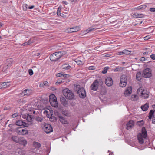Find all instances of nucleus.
Segmentation results:
<instances>
[{"label": "nucleus", "instance_id": "nucleus-1", "mask_svg": "<svg viewBox=\"0 0 155 155\" xmlns=\"http://www.w3.org/2000/svg\"><path fill=\"white\" fill-rule=\"evenodd\" d=\"M141 132V133H139L137 135L139 143L141 144L144 143V140L146 138L147 136V131L144 127H142Z\"/></svg>", "mask_w": 155, "mask_h": 155}, {"label": "nucleus", "instance_id": "nucleus-2", "mask_svg": "<svg viewBox=\"0 0 155 155\" xmlns=\"http://www.w3.org/2000/svg\"><path fill=\"white\" fill-rule=\"evenodd\" d=\"M63 54L61 51H58L51 54L50 57V59L51 61H55L61 58Z\"/></svg>", "mask_w": 155, "mask_h": 155}, {"label": "nucleus", "instance_id": "nucleus-3", "mask_svg": "<svg viewBox=\"0 0 155 155\" xmlns=\"http://www.w3.org/2000/svg\"><path fill=\"white\" fill-rule=\"evenodd\" d=\"M63 93L64 95L68 99L72 100L74 98V93L70 90L65 89L63 90Z\"/></svg>", "mask_w": 155, "mask_h": 155}, {"label": "nucleus", "instance_id": "nucleus-4", "mask_svg": "<svg viewBox=\"0 0 155 155\" xmlns=\"http://www.w3.org/2000/svg\"><path fill=\"white\" fill-rule=\"evenodd\" d=\"M137 94L140 95L141 97L147 98L149 96V92L147 90H144L142 87H140L137 90Z\"/></svg>", "mask_w": 155, "mask_h": 155}, {"label": "nucleus", "instance_id": "nucleus-5", "mask_svg": "<svg viewBox=\"0 0 155 155\" xmlns=\"http://www.w3.org/2000/svg\"><path fill=\"white\" fill-rule=\"evenodd\" d=\"M49 101L51 105L55 107H57L58 106L56 97L54 94H51L49 97Z\"/></svg>", "mask_w": 155, "mask_h": 155}, {"label": "nucleus", "instance_id": "nucleus-6", "mask_svg": "<svg viewBox=\"0 0 155 155\" xmlns=\"http://www.w3.org/2000/svg\"><path fill=\"white\" fill-rule=\"evenodd\" d=\"M43 126L42 127V128L44 131L46 133H49L53 131V129L51 125L45 123L43 124Z\"/></svg>", "mask_w": 155, "mask_h": 155}, {"label": "nucleus", "instance_id": "nucleus-7", "mask_svg": "<svg viewBox=\"0 0 155 155\" xmlns=\"http://www.w3.org/2000/svg\"><path fill=\"white\" fill-rule=\"evenodd\" d=\"M127 77L125 75H122L121 76L120 82V86L121 87H125L127 82Z\"/></svg>", "mask_w": 155, "mask_h": 155}, {"label": "nucleus", "instance_id": "nucleus-8", "mask_svg": "<svg viewBox=\"0 0 155 155\" xmlns=\"http://www.w3.org/2000/svg\"><path fill=\"white\" fill-rule=\"evenodd\" d=\"M142 75L144 78H150L152 76L151 70L149 68L145 69L143 71Z\"/></svg>", "mask_w": 155, "mask_h": 155}, {"label": "nucleus", "instance_id": "nucleus-9", "mask_svg": "<svg viewBox=\"0 0 155 155\" xmlns=\"http://www.w3.org/2000/svg\"><path fill=\"white\" fill-rule=\"evenodd\" d=\"M77 93L80 97L82 98H84L86 96L85 91L83 87H81L79 89Z\"/></svg>", "mask_w": 155, "mask_h": 155}, {"label": "nucleus", "instance_id": "nucleus-10", "mask_svg": "<svg viewBox=\"0 0 155 155\" xmlns=\"http://www.w3.org/2000/svg\"><path fill=\"white\" fill-rule=\"evenodd\" d=\"M99 82L97 80H95L91 86V88L92 90L94 91H97L98 88Z\"/></svg>", "mask_w": 155, "mask_h": 155}, {"label": "nucleus", "instance_id": "nucleus-11", "mask_svg": "<svg viewBox=\"0 0 155 155\" xmlns=\"http://www.w3.org/2000/svg\"><path fill=\"white\" fill-rule=\"evenodd\" d=\"M105 83L106 85L110 87L112 86L113 84V81L111 78L108 77L106 79Z\"/></svg>", "mask_w": 155, "mask_h": 155}, {"label": "nucleus", "instance_id": "nucleus-12", "mask_svg": "<svg viewBox=\"0 0 155 155\" xmlns=\"http://www.w3.org/2000/svg\"><path fill=\"white\" fill-rule=\"evenodd\" d=\"M132 88L131 87H129L127 88L124 92V94L125 96H128L132 93Z\"/></svg>", "mask_w": 155, "mask_h": 155}, {"label": "nucleus", "instance_id": "nucleus-13", "mask_svg": "<svg viewBox=\"0 0 155 155\" xmlns=\"http://www.w3.org/2000/svg\"><path fill=\"white\" fill-rule=\"evenodd\" d=\"M27 121L30 123L31 124H35V123L33 119L32 116L31 115L27 114Z\"/></svg>", "mask_w": 155, "mask_h": 155}, {"label": "nucleus", "instance_id": "nucleus-14", "mask_svg": "<svg viewBox=\"0 0 155 155\" xmlns=\"http://www.w3.org/2000/svg\"><path fill=\"white\" fill-rule=\"evenodd\" d=\"M24 95L27 96H30L32 94V90L30 89H26L23 91Z\"/></svg>", "mask_w": 155, "mask_h": 155}, {"label": "nucleus", "instance_id": "nucleus-15", "mask_svg": "<svg viewBox=\"0 0 155 155\" xmlns=\"http://www.w3.org/2000/svg\"><path fill=\"white\" fill-rule=\"evenodd\" d=\"M134 125V122L132 120H130L126 124V128L127 130L131 129Z\"/></svg>", "mask_w": 155, "mask_h": 155}, {"label": "nucleus", "instance_id": "nucleus-16", "mask_svg": "<svg viewBox=\"0 0 155 155\" xmlns=\"http://www.w3.org/2000/svg\"><path fill=\"white\" fill-rule=\"evenodd\" d=\"M18 143L23 145L24 146H25L27 143V142L26 140L23 137L19 138L18 142Z\"/></svg>", "mask_w": 155, "mask_h": 155}, {"label": "nucleus", "instance_id": "nucleus-17", "mask_svg": "<svg viewBox=\"0 0 155 155\" xmlns=\"http://www.w3.org/2000/svg\"><path fill=\"white\" fill-rule=\"evenodd\" d=\"M78 31V29L77 27L71 28L67 29V31L69 33H72L74 32H76Z\"/></svg>", "mask_w": 155, "mask_h": 155}, {"label": "nucleus", "instance_id": "nucleus-18", "mask_svg": "<svg viewBox=\"0 0 155 155\" xmlns=\"http://www.w3.org/2000/svg\"><path fill=\"white\" fill-rule=\"evenodd\" d=\"M33 118L38 122H41L43 120V118L39 116H34Z\"/></svg>", "mask_w": 155, "mask_h": 155}, {"label": "nucleus", "instance_id": "nucleus-19", "mask_svg": "<svg viewBox=\"0 0 155 155\" xmlns=\"http://www.w3.org/2000/svg\"><path fill=\"white\" fill-rule=\"evenodd\" d=\"M58 117L59 119V120L61 123L65 124H68L67 121L62 116L59 115Z\"/></svg>", "mask_w": 155, "mask_h": 155}, {"label": "nucleus", "instance_id": "nucleus-20", "mask_svg": "<svg viewBox=\"0 0 155 155\" xmlns=\"http://www.w3.org/2000/svg\"><path fill=\"white\" fill-rule=\"evenodd\" d=\"M62 113L68 117H70L71 116V114L70 112L68 110H63L62 111Z\"/></svg>", "mask_w": 155, "mask_h": 155}, {"label": "nucleus", "instance_id": "nucleus-21", "mask_svg": "<svg viewBox=\"0 0 155 155\" xmlns=\"http://www.w3.org/2000/svg\"><path fill=\"white\" fill-rule=\"evenodd\" d=\"M149 107V104L146 103L144 105L141 106V108L143 111H147Z\"/></svg>", "mask_w": 155, "mask_h": 155}, {"label": "nucleus", "instance_id": "nucleus-22", "mask_svg": "<svg viewBox=\"0 0 155 155\" xmlns=\"http://www.w3.org/2000/svg\"><path fill=\"white\" fill-rule=\"evenodd\" d=\"M131 99L134 101H137L138 99V97L136 94H133L131 96Z\"/></svg>", "mask_w": 155, "mask_h": 155}, {"label": "nucleus", "instance_id": "nucleus-23", "mask_svg": "<svg viewBox=\"0 0 155 155\" xmlns=\"http://www.w3.org/2000/svg\"><path fill=\"white\" fill-rule=\"evenodd\" d=\"M60 101L61 104H62L66 106L68 105V103L65 99L64 97H62L60 99Z\"/></svg>", "mask_w": 155, "mask_h": 155}, {"label": "nucleus", "instance_id": "nucleus-24", "mask_svg": "<svg viewBox=\"0 0 155 155\" xmlns=\"http://www.w3.org/2000/svg\"><path fill=\"white\" fill-rule=\"evenodd\" d=\"M33 144L34 147L36 149H38L41 146L40 143L34 141L33 142Z\"/></svg>", "mask_w": 155, "mask_h": 155}, {"label": "nucleus", "instance_id": "nucleus-25", "mask_svg": "<svg viewBox=\"0 0 155 155\" xmlns=\"http://www.w3.org/2000/svg\"><path fill=\"white\" fill-rule=\"evenodd\" d=\"M136 78L138 81L140 80L142 78V75L140 71L138 72L136 75Z\"/></svg>", "mask_w": 155, "mask_h": 155}, {"label": "nucleus", "instance_id": "nucleus-26", "mask_svg": "<svg viewBox=\"0 0 155 155\" xmlns=\"http://www.w3.org/2000/svg\"><path fill=\"white\" fill-rule=\"evenodd\" d=\"M12 139L14 141L18 143V142L19 138H18L17 136H12Z\"/></svg>", "mask_w": 155, "mask_h": 155}, {"label": "nucleus", "instance_id": "nucleus-27", "mask_svg": "<svg viewBox=\"0 0 155 155\" xmlns=\"http://www.w3.org/2000/svg\"><path fill=\"white\" fill-rule=\"evenodd\" d=\"M7 66L8 67H9L11 66V64H12V62H13L12 59V58L8 59L7 60Z\"/></svg>", "mask_w": 155, "mask_h": 155}, {"label": "nucleus", "instance_id": "nucleus-28", "mask_svg": "<svg viewBox=\"0 0 155 155\" xmlns=\"http://www.w3.org/2000/svg\"><path fill=\"white\" fill-rule=\"evenodd\" d=\"M155 110H151L150 111L149 113V116H148L149 118V119H151V118L152 117V116L153 115V114H154V113L155 112Z\"/></svg>", "mask_w": 155, "mask_h": 155}, {"label": "nucleus", "instance_id": "nucleus-29", "mask_svg": "<svg viewBox=\"0 0 155 155\" xmlns=\"http://www.w3.org/2000/svg\"><path fill=\"white\" fill-rule=\"evenodd\" d=\"M22 128L21 127H18L16 130V132L19 135H21Z\"/></svg>", "mask_w": 155, "mask_h": 155}, {"label": "nucleus", "instance_id": "nucleus-30", "mask_svg": "<svg viewBox=\"0 0 155 155\" xmlns=\"http://www.w3.org/2000/svg\"><path fill=\"white\" fill-rule=\"evenodd\" d=\"M8 82H2L1 83L0 85H1L0 87L1 88L2 87H6L8 86L7 84V83H8Z\"/></svg>", "mask_w": 155, "mask_h": 155}, {"label": "nucleus", "instance_id": "nucleus-31", "mask_svg": "<svg viewBox=\"0 0 155 155\" xmlns=\"http://www.w3.org/2000/svg\"><path fill=\"white\" fill-rule=\"evenodd\" d=\"M81 88H80V86L78 84H76L74 85V89L75 91H77V92L78 90H79Z\"/></svg>", "mask_w": 155, "mask_h": 155}, {"label": "nucleus", "instance_id": "nucleus-32", "mask_svg": "<svg viewBox=\"0 0 155 155\" xmlns=\"http://www.w3.org/2000/svg\"><path fill=\"white\" fill-rule=\"evenodd\" d=\"M16 124L19 126H22L23 124V121L22 120H18L16 122Z\"/></svg>", "mask_w": 155, "mask_h": 155}, {"label": "nucleus", "instance_id": "nucleus-33", "mask_svg": "<svg viewBox=\"0 0 155 155\" xmlns=\"http://www.w3.org/2000/svg\"><path fill=\"white\" fill-rule=\"evenodd\" d=\"M122 53L124 54L128 55L130 54V51L127 50H124L122 51Z\"/></svg>", "mask_w": 155, "mask_h": 155}, {"label": "nucleus", "instance_id": "nucleus-34", "mask_svg": "<svg viewBox=\"0 0 155 155\" xmlns=\"http://www.w3.org/2000/svg\"><path fill=\"white\" fill-rule=\"evenodd\" d=\"M109 69V68L108 67H105L103 70L102 73L104 74L106 73Z\"/></svg>", "mask_w": 155, "mask_h": 155}, {"label": "nucleus", "instance_id": "nucleus-35", "mask_svg": "<svg viewBox=\"0 0 155 155\" xmlns=\"http://www.w3.org/2000/svg\"><path fill=\"white\" fill-rule=\"evenodd\" d=\"M22 134L21 135H25L26 134L28 133V131L27 130H25V129H22Z\"/></svg>", "mask_w": 155, "mask_h": 155}, {"label": "nucleus", "instance_id": "nucleus-36", "mask_svg": "<svg viewBox=\"0 0 155 155\" xmlns=\"http://www.w3.org/2000/svg\"><path fill=\"white\" fill-rule=\"evenodd\" d=\"M61 8L59 7L58 9L57 12V14L58 15L62 16L61 13Z\"/></svg>", "mask_w": 155, "mask_h": 155}, {"label": "nucleus", "instance_id": "nucleus-37", "mask_svg": "<svg viewBox=\"0 0 155 155\" xmlns=\"http://www.w3.org/2000/svg\"><path fill=\"white\" fill-rule=\"evenodd\" d=\"M18 153L21 155H24L25 154L24 151L21 150L18 151Z\"/></svg>", "mask_w": 155, "mask_h": 155}, {"label": "nucleus", "instance_id": "nucleus-38", "mask_svg": "<svg viewBox=\"0 0 155 155\" xmlns=\"http://www.w3.org/2000/svg\"><path fill=\"white\" fill-rule=\"evenodd\" d=\"M28 72L30 75L31 76L33 74V72L31 69H29L28 70Z\"/></svg>", "mask_w": 155, "mask_h": 155}, {"label": "nucleus", "instance_id": "nucleus-39", "mask_svg": "<svg viewBox=\"0 0 155 155\" xmlns=\"http://www.w3.org/2000/svg\"><path fill=\"white\" fill-rule=\"evenodd\" d=\"M137 15H138V18H143L145 16V15L142 14H138Z\"/></svg>", "mask_w": 155, "mask_h": 155}, {"label": "nucleus", "instance_id": "nucleus-40", "mask_svg": "<svg viewBox=\"0 0 155 155\" xmlns=\"http://www.w3.org/2000/svg\"><path fill=\"white\" fill-rule=\"evenodd\" d=\"M63 74H62V73H58L57 74H56V76L57 77H61V78H62Z\"/></svg>", "mask_w": 155, "mask_h": 155}, {"label": "nucleus", "instance_id": "nucleus-41", "mask_svg": "<svg viewBox=\"0 0 155 155\" xmlns=\"http://www.w3.org/2000/svg\"><path fill=\"white\" fill-rule=\"evenodd\" d=\"M43 83L44 86H46L47 87H48L49 86V83L47 81H45L43 82Z\"/></svg>", "mask_w": 155, "mask_h": 155}, {"label": "nucleus", "instance_id": "nucleus-42", "mask_svg": "<svg viewBox=\"0 0 155 155\" xmlns=\"http://www.w3.org/2000/svg\"><path fill=\"white\" fill-rule=\"evenodd\" d=\"M69 76V75L68 74H63V79H64L68 77Z\"/></svg>", "mask_w": 155, "mask_h": 155}, {"label": "nucleus", "instance_id": "nucleus-43", "mask_svg": "<svg viewBox=\"0 0 155 155\" xmlns=\"http://www.w3.org/2000/svg\"><path fill=\"white\" fill-rule=\"evenodd\" d=\"M34 41V40L31 38L28 41V43H29V44L33 43Z\"/></svg>", "mask_w": 155, "mask_h": 155}, {"label": "nucleus", "instance_id": "nucleus-44", "mask_svg": "<svg viewBox=\"0 0 155 155\" xmlns=\"http://www.w3.org/2000/svg\"><path fill=\"white\" fill-rule=\"evenodd\" d=\"M140 6V8H141V9H145L147 6L146 5H141V6Z\"/></svg>", "mask_w": 155, "mask_h": 155}, {"label": "nucleus", "instance_id": "nucleus-45", "mask_svg": "<svg viewBox=\"0 0 155 155\" xmlns=\"http://www.w3.org/2000/svg\"><path fill=\"white\" fill-rule=\"evenodd\" d=\"M24 92L23 91L21 93H20L19 94H18V96L20 97H22L24 96H25V95H24Z\"/></svg>", "mask_w": 155, "mask_h": 155}, {"label": "nucleus", "instance_id": "nucleus-46", "mask_svg": "<svg viewBox=\"0 0 155 155\" xmlns=\"http://www.w3.org/2000/svg\"><path fill=\"white\" fill-rule=\"evenodd\" d=\"M71 67V66L70 65H67L66 66L64 67L63 68L64 69L68 70Z\"/></svg>", "mask_w": 155, "mask_h": 155}, {"label": "nucleus", "instance_id": "nucleus-47", "mask_svg": "<svg viewBox=\"0 0 155 155\" xmlns=\"http://www.w3.org/2000/svg\"><path fill=\"white\" fill-rule=\"evenodd\" d=\"M23 126L26 127H28L29 126V124L28 123H25V122H23V124L22 125Z\"/></svg>", "mask_w": 155, "mask_h": 155}, {"label": "nucleus", "instance_id": "nucleus-48", "mask_svg": "<svg viewBox=\"0 0 155 155\" xmlns=\"http://www.w3.org/2000/svg\"><path fill=\"white\" fill-rule=\"evenodd\" d=\"M88 68L89 70H94L95 69V68L94 66H89Z\"/></svg>", "mask_w": 155, "mask_h": 155}, {"label": "nucleus", "instance_id": "nucleus-49", "mask_svg": "<svg viewBox=\"0 0 155 155\" xmlns=\"http://www.w3.org/2000/svg\"><path fill=\"white\" fill-rule=\"evenodd\" d=\"M138 15V13H135L133 15V16L134 18H138V15Z\"/></svg>", "mask_w": 155, "mask_h": 155}, {"label": "nucleus", "instance_id": "nucleus-50", "mask_svg": "<svg viewBox=\"0 0 155 155\" xmlns=\"http://www.w3.org/2000/svg\"><path fill=\"white\" fill-rule=\"evenodd\" d=\"M94 28H89L88 29H87L86 30V31H87V32H89L91 31H92L93 30H94Z\"/></svg>", "mask_w": 155, "mask_h": 155}, {"label": "nucleus", "instance_id": "nucleus-51", "mask_svg": "<svg viewBox=\"0 0 155 155\" xmlns=\"http://www.w3.org/2000/svg\"><path fill=\"white\" fill-rule=\"evenodd\" d=\"M26 6H27V5L26 4L23 6V10L24 11H26L27 9V7H26Z\"/></svg>", "mask_w": 155, "mask_h": 155}, {"label": "nucleus", "instance_id": "nucleus-52", "mask_svg": "<svg viewBox=\"0 0 155 155\" xmlns=\"http://www.w3.org/2000/svg\"><path fill=\"white\" fill-rule=\"evenodd\" d=\"M149 10L151 12H155V8H150Z\"/></svg>", "mask_w": 155, "mask_h": 155}, {"label": "nucleus", "instance_id": "nucleus-53", "mask_svg": "<svg viewBox=\"0 0 155 155\" xmlns=\"http://www.w3.org/2000/svg\"><path fill=\"white\" fill-rule=\"evenodd\" d=\"M17 116L18 114L17 113H15L12 115V117L13 118H15Z\"/></svg>", "mask_w": 155, "mask_h": 155}, {"label": "nucleus", "instance_id": "nucleus-54", "mask_svg": "<svg viewBox=\"0 0 155 155\" xmlns=\"http://www.w3.org/2000/svg\"><path fill=\"white\" fill-rule=\"evenodd\" d=\"M28 43L27 41V42H25L22 44L21 45L23 46L28 45H29V44Z\"/></svg>", "mask_w": 155, "mask_h": 155}, {"label": "nucleus", "instance_id": "nucleus-55", "mask_svg": "<svg viewBox=\"0 0 155 155\" xmlns=\"http://www.w3.org/2000/svg\"><path fill=\"white\" fill-rule=\"evenodd\" d=\"M151 58L153 60L155 59V54H153L150 55Z\"/></svg>", "mask_w": 155, "mask_h": 155}, {"label": "nucleus", "instance_id": "nucleus-56", "mask_svg": "<svg viewBox=\"0 0 155 155\" xmlns=\"http://www.w3.org/2000/svg\"><path fill=\"white\" fill-rule=\"evenodd\" d=\"M145 60V58L144 57H141L140 59V60L142 61H143Z\"/></svg>", "mask_w": 155, "mask_h": 155}, {"label": "nucleus", "instance_id": "nucleus-57", "mask_svg": "<svg viewBox=\"0 0 155 155\" xmlns=\"http://www.w3.org/2000/svg\"><path fill=\"white\" fill-rule=\"evenodd\" d=\"M62 82V81L61 80H58L57 81V82L56 83V84H59Z\"/></svg>", "mask_w": 155, "mask_h": 155}, {"label": "nucleus", "instance_id": "nucleus-58", "mask_svg": "<svg viewBox=\"0 0 155 155\" xmlns=\"http://www.w3.org/2000/svg\"><path fill=\"white\" fill-rule=\"evenodd\" d=\"M5 118L4 116L3 115H0V121Z\"/></svg>", "mask_w": 155, "mask_h": 155}, {"label": "nucleus", "instance_id": "nucleus-59", "mask_svg": "<svg viewBox=\"0 0 155 155\" xmlns=\"http://www.w3.org/2000/svg\"><path fill=\"white\" fill-rule=\"evenodd\" d=\"M48 111L47 110H45L44 112V114H46L47 115H48Z\"/></svg>", "mask_w": 155, "mask_h": 155}, {"label": "nucleus", "instance_id": "nucleus-60", "mask_svg": "<svg viewBox=\"0 0 155 155\" xmlns=\"http://www.w3.org/2000/svg\"><path fill=\"white\" fill-rule=\"evenodd\" d=\"M120 70V68H117L115 69L114 70V71L115 72L117 71Z\"/></svg>", "mask_w": 155, "mask_h": 155}, {"label": "nucleus", "instance_id": "nucleus-61", "mask_svg": "<svg viewBox=\"0 0 155 155\" xmlns=\"http://www.w3.org/2000/svg\"><path fill=\"white\" fill-rule=\"evenodd\" d=\"M150 38V37H149V36H146L144 38V39L145 40H147L149 39Z\"/></svg>", "mask_w": 155, "mask_h": 155}, {"label": "nucleus", "instance_id": "nucleus-62", "mask_svg": "<svg viewBox=\"0 0 155 155\" xmlns=\"http://www.w3.org/2000/svg\"><path fill=\"white\" fill-rule=\"evenodd\" d=\"M111 55L110 54H105L104 56L106 57H110Z\"/></svg>", "mask_w": 155, "mask_h": 155}, {"label": "nucleus", "instance_id": "nucleus-63", "mask_svg": "<svg viewBox=\"0 0 155 155\" xmlns=\"http://www.w3.org/2000/svg\"><path fill=\"white\" fill-rule=\"evenodd\" d=\"M35 6L34 5H32L31 6H29L28 7V8L29 9H31L33 8Z\"/></svg>", "mask_w": 155, "mask_h": 155}, {"label": "nucleus", "instance_id": "nucleus-64", "mask_svg": "<svg viewBox=\"0 0 155 155\" xmlns=\"http://www.w3.org/2000/svg\"><path fill=\"white\" fill-rule=\"evenodd\" d=\"M152 121V122L153 123L155 124V118H153Z\"/></svg>", "mask_w": 155, "mask_h": 155}]
</instances>
